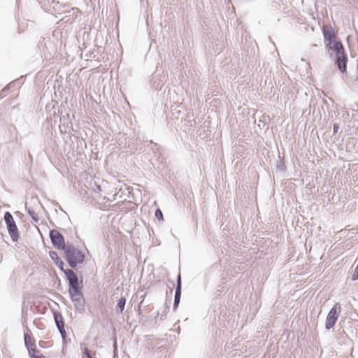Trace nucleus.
Masks as SVG:
<instances>
[{"instance_id":"nucleus-1","label":"nucleus","mask_w":358,"mask_h":358,"mask_svg":"<svg viewBox=\"0 0 358 358\" xmlns=\"http://www.w3.org/2000/svg\"><path fill=\"white\" fill-rule=\"evenodd\" d=\"M322 31L327 50L329 52H335L338 68L344 73L346 71L348 57L342 43L337 40L336 34L331 25H324Z\"/></svg>"},{"instance_id":"nucleus-2","label":"nucleus","mask_w":358,"mask_h":358,"mask_svg":"<svg viewBox=\"0 0 358 358\" xmlns=\"http://www.w3.org/2000/svg\"><path fill=\"white\" fill-rule=\"evenodd\" d=\"M66 259L69 265L74 268L78 264L83 262L85 255L76 248L68 247L66 250Z\"/></svg>"},{"instance_id":"nucleus-3","label":"nucleus","mask_w":358,"mask_h":358,"mask_svg":"<svg viewBox=\"0 0 358 358\" xmlns=\"http://www.w3.org/2000/svg\"><path fill=\"white\" fill-rule=\"evenodd\" d=\"M4 220L6 222L8 233L13 241L19 238V232L13 215L10 212H6L4 214Z\"/></svg>"},{"instance_id":"nucleus-4","label":"nucleus","mask_w":358,"mask_h":358,"mask_svg":"<svg viewBox=\"0 0 358 358\" xmlns=\"http://www.w3.org/2000/svg\"><path fill=\"white\" fill-rule=\"evenodd\" d=\"M341 312V307L338 303H336L329 312L326 321L325 327L327 329H331L336 324L339 315Z\"/></svg>"},{"instance_id":"nucleus-5","label":"nucleus","mask_w":358,"mask_h":358,"mask_svg":"<svg viewBox=\"0 0 358 358\" xmlns=\"http://www.w3.org/2000/svg\"><path fill=\"white\" fill-rule=\"evenodd\" d=\"M50 236L52 244L58 249H64L65 243L63 236L57 230H52Z\"/></svg>"},{"instance_id":"nucleus-6","label":"nucleus","mask_w":358,"mask_h":358,"mask_svg":"<svg viewBox=\"0 0 358 358\" xmlns=\"http://www.w3.org/2000/svg\"><path fill=\"white\" fill-rule=\"evenodd\" d=\"M54 319L62 337L64 338L66 336V331L62 314L59 313H55Z\"/></svg>"},{"instance_id":"nucleus-7","label":"nucleus","mask_w":358,"mask_h":358,"mask_svg":"<svg viewBox=\"0 0 358 358\" xmlns=\"http://www.w3.org/2000/svg\"><path fill=\"white\" fill-rule=\"evenodd\" d=\"M24 338L25 345L28 350V352H29V350L31 351L32 350L36 349L37 348L35 339L31 334H25Z\"/></svg>"},{"instance_id":"nucleus-8","label":"nucleus","mask_w":358,"mask_h":358,"mask_svg":"<svg viewBox=\"0 0 358 358\" xmlns=\"http://www.w3.org/2000/svg\"><path fill=\"white\" fill-rule=\"evenodd\" d=\"M50 257L55 262V264L62 270L64 271V262L59 258L57 253L55 251L50 252Z\"/></svg>"},{"instance_id":"nucleus-9","label":"nucleus","mask_w":358,"mask_h":358,"mask_svg":"<svg viewBox=\"0 0 358 358\" xmlns=\"http://www.w3.org/2000/svg\"><path fill=\"white\" fill-rule=\"evenodd\" d=\"M181 295V280L180 277L179 276L178 280V285L176 290V294H175V299H174V306H176L178 305L180 302Z\"/></svg>"},{"instance_id":"nucleus-10","label":"nucleus","mask_w":358,"mask_h":358,"mask_svg":"<svg viewBox=\"0 0 358 358\" xmlns=\"http://www.w3.org/2000/svg\"><path fill=\"white\" fill-rule=\"evenodd\" d=\"M62 271L65 273L69 282L78 278L76 274L71 269L65 270L64 268V271Z\"/></svg>"},{"instance_id":"nucleus-11","label":"nucleus","mask_w":358,"mask_h":358,"mask_svg":"<svg viewBox=\"0 0 358 358\" xmlns=\"http://www.w3.org/2000/svg\"><path fill=\"white\" fill-rule=\"evenodd\" d=\"M29 355L31 358H45V357L43 355L41 351L37 349V348L32 350L31 351L29 350Z\"/></svg>"},{"instance_id":"nucleus-12","label":"nucleus","mask_w":358,"mask_h":358,"mask_svg":"<svg viewBox=\"0 0 358 358\" xmlns=\"http://www.w3.org/2000/svg\"><path fill=\"white\" fill-rule=\"evenodd\" d=\"M126 303V299L124 296H122L117 302V308L120 310V313H122L124 308V306Z\"/></svg>"},{"instance_id":"nucleus-13","label":"nucleus","mask_w":358,"mask_h":358,"mask_svg":"<svg viewBox=\"0 0 358 358\" xmlns=\"http://www.w3.org/2000/svg\"><path fill=\"white\" fill-rule=\"evenodd\" d=\"M71 288L73 289V292L75 294H77L78 292V278L74 280L73 281H71L69 282Z\"/></svg>"},{"instance_id":"nucleus-14","label":"nucleus","mask_w":358,"mask_h":358,"mask_svg":"<svg viewBox=\"0 0 358 358\" xmlns=\"http://www.w3.org/2000/svg\"><path fill=\"white\" fill-rule=\"evenodd\" d=\"M155 216L159 220H163V214H162V212L159 210V209H157L155 212Z\"/></svg>"},{"instance_id":"nucleus-15","label":"nucleus","mask_w":358,"mask_h":358,"mask_svg":"<svg viewBox=\"0 0 358 358\" xmlns=\"http://www.w3.org/2000/svg\"><path fill=\"white\" fill-rule=\"evenodd\" d=\"M352 279L353 280H356L358 279V264H357V267L355 268V272H354V273H353V275L352 276Z\"/></svg>"},{"instance_id":"nucleus-16","label":"nucleus","mask_w":358,"mask_h":358,"mask_svg":"<svg viewBox=\"0 0 358 358\" xmlns=\"http://www.w3.org/2000/svg\"><path fill=\"white\" fill-rule=\"evenodd\" d=\"M338 129V126L336 125V124H334V133L337 132Z\"/></svg>"}]
</instances>
